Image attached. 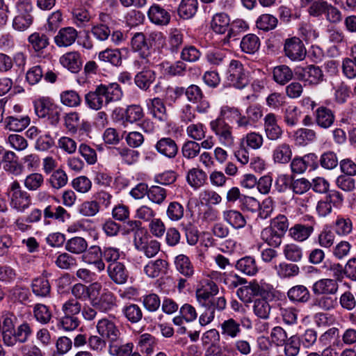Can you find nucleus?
Listing matches in <instances>:
<instances>
[{
	"label": "nucleus",
	"instance_id": "obj_1",
	"mask_svg": "<svg viewBox=\"0 0 356 356\" xmlns=\"http://www.w3.org/2000/svg\"><path fill=\"white\" fill-rule=\"evenodd\" d=\"M262 116V108L258 105L248 106L244 113L238 107L225 105L220 108L219 116L209 122V127L221 145L232 147L235 137L233 127L226 120L234 122L236 129L246 131L256 127Z\"/></svg>",
	"mask_w": 356,
	"mask_h": 356
},
{
	"label": "nucleus",
	"instance_id": "obj_2",
	"mask_svg": "<svg viewBox=\"0 0 356 356\" xmlns=\"http://www.w3.org/2000/svg\"><path fill=\"white\" fill-rule=\"evenodd\" d=\"M132 49L138 52L140 63L148 67L156 65L161 60L159 51L149 48L147 40L143 33H136L131 41Z\"/></svg>",
	"mask_w": 356,
	"mask_h": 356
},
{
	"label": "nucleus",
	"instance_id": "obj_3",
	"mask_svg": "<svg viewBox=\"0 0 356 356\" xmlns=\"http://www.w3.org/2000/svg\"><path fill=\"white\" fill-rule=\"evenodd\" d=\"M16 319V317L12 314V318L10 321H4L6 329L4 344L7 346L13 347L17 343H24L32 335V328L27 322H23L15 329V321Z\"/></svg>",
	"mask_w": 356,
	"mask_h": 356
},
{
	"label": "nucleus",
	"instance_id": "obj_4",
	"mask_svg": "<svg viewBox=\"0 0 356 356\" xmlns=\"http://www.w3.org/2000/svg\"><path fill=\"white\" fill-rule=\"evenodd\" d=\"M10 206L19 213H24L31 204L29 193L22 189L17 181H13L8 189Z\"/></svg>",
	"mask_w": 356,
	"mask_h": 356
},
{
	"label": "nucleus",
	"instance_id": "obj_5",
	"mask_svg": "<svg viewBox=\"0 0 356 356\" xmlns=\"http://www.w3.org/2000/svg\"><path fill=\"white\" fill-rule=\"evenodd\" d=\"M227 79L230 85L238 89L243 88L248 84V75L243 64L239 60H231L227 73Z\"/></svg>",
	"mask_w": 356,
	"mask_h": 356
},
{
	"label": "nucleus",
	"instance_id": "obj_6",
	"mask_svg": "<svg viewBox=\"0 0 356 356\" xmlns=\"http://www.w3.org/2000/svg\"><path fill=\"white\" fill-rule=\"evenodd\" d=\"M96 330L99 335L107 341L108 344L123 335L116 323L106 317L97 321Z\"/></svg>",
	"mask_w": 356,
	"mask_h": 356
},
{
	"label": "nucleus",
	"instance_id": "obj_7",
	"mask_svg": "<svg viewBox=\"0 0 356 356\" xmlns=\"http://www.w3.org/2000/svg\"><path fill=\"white\" fill-rule=\"evenodd\" d=\"M284 52V55L293 61L304 60L307 54L302 41L298 37H292L285 40Z\"/></svg>",
	"mask_w": 356,
	"mask_h": 356
},
{
	"label": "nucleus",
	"instance_id": "obj_8",
	"mask_svg": "<svg viewBox=\"0 0 356 356\" xmlns=\"http://www.w3.org/2000/svg\"><path fill=\"white\" fill-rule=\"evenodd\" d=\"M343 197L341 193L335 190L330 191L323 200L316 205V211L321 217H325L332 212V207H338L342 204Z\"/></svg>",
	"mask_w": 356,
	"mask_h": 356
},
{
	"label": "nucleus",
	"instance_id": "obj_9",
	"mask_svg": "<svg viewBox=\"0 0 356 356\" xmlns=\"http://www.w3.org/2000/svg\"><path fill=\"white\" fill-rule=\"evenodd\" d=\"M218 293L216 284L209 278H204L197 284L195 296L200 305H204L211 297Z\"/></svg>",
	"mask_w": 356,
	"mask_h": 356
},
{
	"label": "nucleus",
	"instance_id": "obj_10",
	"mask_svg": "<svg viewBox=\"0 0 356 356\" xmlns=\"http://www.w3.org/2000/svg\"><path fill=\"white\" fill-rule=\"evenodd\" d=\"M97 87L102 99L104 107L111 103L120 100L122 97L123 92L120 86L117 83H101L97 86Z\"/></svg>",
	"mask_w": 356,
	"mask_h": 356
},
{
	"label": "nucleus",
	"instance_id": "obj_11",
	"mask_svg": "<svg viewBox=\"0 0 356 356\" xmlns=\"http://www.w3.org/2000/svg\"><path fill=\"white\" fill-rule=\"evenodd\" d=\"M296 74L300 80L309 85H317L323 79V71L318 66L314 65L298 67Z\"/></svg>",
	"mask_w": 356,
	"mask_h": 356
},
{
	"label": "nucleus",
	"instance_id": "obj_12",
	"mask_svg": "<svg viewBox=\"0 0 356 356\" xmlns=\"http://www.w3.org/2000/svg\"><path fill=\"white\" fill-rule=\"evenodd\" d=\"M33 19L31 7L21 5L18 8L17 15L13 19V27L17 31H24L31 26Z\"/></svg>",
	"mask_w": 356,
	"mask_h": 356
},
{
	"label": "nucleus",
	"instance_id": "obj_13",
	"mask_svg": "<svg viewBox=\"0 0 356 356\" xmlns=\"http://www.w3.org/2000/svg\"><path fill=\"white\" fill-rule=\"evenodd\" d=\"M263 121L264 132L268 140H277L282 138L283 131L277 123V118L275 113H267Z\"/></svg>",
	"mask_w": 356,
	"mask_h": 356
},
{
	"label": "nucleus",
	"instance_id": "obj_14",
	"mask_svg": "<svg viewBox=\"0 0 356 356\" xmlns=\"http://www.w3.org/2000/svg\"><path fill=\"white\" fill-rule=\"evenodd\" d=\"M91 305L99 312L108 313L117 307L116 297L112 292L104 290L99 298L92 300Z\"/></svg>",
	"mask_w": 356,
	"mask_h": 356
},
{
	"label": "nucleus",
	"instance_id": "obj_15",
	"mask_svg": "<svg viewBox=\"0 0 356 356\" xmlns=\"http://www.w3.org/2000/svg\"><path fill=\"white\" fill-rule=\"evenodd\" d=\"M317 165V156L315 154H307L305 156H296L291 162L290 166L292 172L301 174L308 168L314 169Z\"/></svg>",
	"mask_w": 356,
	"mask_h": 356
},
{
	"label": "nucleus",
	"instance_id": "obj_16",
	"mask_svg": "<svg viewBox=\"0 0 356 356\" xmlns=\"http://www.w3.org/2000/svg\"><path fill=\"white\" fill-rule=\"evenodd\" d=\"M150 22L156 25L166 26L171 19L170 13L159 4L154 3L147 11Z\"/></svg>",
	"mask_w": 356,
	"mask_h": 356
},
{
	"label": "nucleus",
	"instance_id": "obj_17",
	"mask_svg": "<svg viewBox=\"0 0 356 356\" xmlns=\"http://www.w3.org/2000/svg\"><path fill=\"white\" fill-rule=\"evenodd\" d=\"M154 148L160 154L168 159L175 158L179 149L175 140L170 137H163L158 140Z\"/></svg>",
	"mask_w": 356,
	"mask_h": 356
},
{
	"label": "nucleus",
	"instance_id": "obj_18",
	"mask_svg": "<svg viewBox=\"0 0 356 356\" xmlns=\"http://www.w3.org/2000/svg\"><path fill=\"white\" fill-rule=\"evenodd\" d=\"M339 289L337 281L330 278L321 279L312 286V291L315 295H334Z\"/></svg>",
	"mask_w": 356,
	"mask_h": 356
},
{
	"label": "nucleus",
	"instance_id": "obj_19",
	"mask_svg": "<svg viewBox=\"0 0 356 356\" xmlns=\"http://www.w3.org/2000/svg\"><path fill=\"white\" fill-rule=\"evenodd\" d=\"M146 105L149 113L156 119L161 122H165L168 120V113L165 105L163 101L154 97L146 100Z\"/></svg>",
	"mask_w": 356,
	"mask_h": 356
},
{
	"label": "nucleus",
	"instance_id": "obj_20",
	"mask_svg": "<svg viewBox=\"0 0 356 356\" xmlns=\"http://www.w3.org/2000/svg\"><path fill=\"white\" fill-rule=\"evenodd\" d=\"M78 37L77 31L71 26L62 28L54 37V42L59 47H67L74 43Z\"/></svg>",
	"mask_w": 356,
	"mask_h": 356
},
{
	"label": "nucleus",
	"instance_id": "obj_21",
	"mask_svg": "<svg viewBox=\"0 0 356 356\" xmlns=\"http://www.w3.org/2000/svg\"><path fill=\"white\" fill-rule=\"evenodd\" d=\"M134 349L132 342H125L123 335L108 344V353L112 356H130Z\"/></svg>",
	"mask_w": 356,
	"mask_h": 356
},
{
	"label": "nucleus",
	"instance_id": "obj_22",
	"mask_svg": "<svg viewBox=\"0 0 356 356\" xmlns=\"http://www.w3.org/2000/svg\"><path fill=\"white\" fill-rule=\"evenodd\" d=\"M60 63L72 73L79 72L82 67L81 55L77 51H70L60 56Z\"/></svg>",
	"mask_w": 356,
	"mask_h": 356
},
{
	"label": "nucleus",
	"instance_id": "obj_23",
	"mask_svg": "<svg viewBox=\"0 0 356 356\" xmlns=\"http://www.w3.org/2000/svg\"><path fill=\"white\" fill-rule=\"evenodd\" d=\"M314 122L321 128L328 129L334 122L333 111L325 107L320 106L314 113Z\"/></svg>",
	"mask_w": 356,
	"mask_h": 356
},
{
	"label": "nucleus",
	"instance_id": "obj_24",
	"mask_svg": "<svg viewBox=\"0 0 356 356\" xmlns=\"http://www.w3.org/2000/svg\"><path fill=\"white\" fill-rule=\"evenodd\" d=\"M107 273L111 280L117 284H124L129 276L125 266L121 262L108 264Z\"/></svg>",
	"mask_w": 356,
	"mask_h": 356
},
{
	"label": "nucleus",
	"instance_id": "obj_25",
	"mask_svg": "<svg viewBox=\"0 0 356 356\" xmlns=\"http://www.w3.org/2000/svg\"><path fill=\"white\" fill-rule=\"evenodd\" d=\"M291 147L286 143H282L277 145L272 152V158L275 163H288L291 160Z\"/></svg>",
	"mask_w": 356,
	"mask_h": 356
},
{
	"label": "nucleus",
	"instance_id": "obj_26",
	"mask_svg": "<svg viewBox=\"0 0 356 356\" xmlns=\"http://www.w3.org/2000/svg\"><path fill=\"white\" fill-rule=\"evenodd\" d=\"M219 327L221 334L225 338L236 339L242 331L240 323L232 318L223 321Z\"/></svg>",
	"mask_w": 356,
	"mask_h": 356
},
{
	"label": "nucleus",
	"instance_id": "obj_27",
	"mask_svg": "<svg viewBox=\"0 0 356 356\" xmlns=\"http://www.w3.org/2000/svg\"><path fill=\"white\" fill-rule=\"evenodd\" d=\"M31 287L35 296L40 298L49 297L51 293V285L49 280L42 275L32 280Z\"/></svg>",
	"mask_w": 356,
	"mask_h": 356
},
{
	"label": "nucleus",
	"instance_id": "obj_28",
	"mask_svg": "<svg viewBox=\"0 0 356 356\" xmlns=\"http://www.w3.org/2000/svg\"><path fill=\"white\" fill-rule=\"evenodd\" d=\"M70 218V214L61 206L53 207L48 205L44 209V222L45 225H49L48 219H55L59 222H64Z\"/></svg>",
	"mask_w": 356,
	"mask_h": 356
},
{
	"label": "nucleus",
	"instance_id": "obj_29",
	"mask_svg": "<svg viewBox=\"0 0 356 356\" xmlns=\"http://www.w3.org/2000/svg\"><path fill=\"white\" fill-rule=\"evenodd\" d=\"M222 218L234 229H241L246 225V220L243 215L235 209L224 211Z\"/></svg>",
	"mask_w": 356,
	"mask_h": 356
},
{
	"label": "nucleus",
	"instance_id": "obj_30",
	"mask_svg": "<svg viewBox=\"0 0 356 356\" xmlns=\"http://www.w3.org/2000/svg\"><path fill=\"white\" fill-rule=\"evenodd\" d=\"M235 267L238 270L249 276L256 275L259 270L255 259L250 256L238 259Z\"/></svg>",
	"mask_w": 356,
	"mask_h": 356
},
{
	"label": "nucleus",
	"instance_id": "obj_31",
	"mask_svg": "<svg viewBox=\"0 0 356 356\" xmlns=\"http://www.w3.org/2000/svg\"><path fill=\"white\" fill-rule=\"evenodd\" d=\"M282 253L286 260L293 263L300 262L304 255L302 248L293 243L285 244L282 248Z\"/></svg>",
	"mask_w": 356,
	"mask_h": 356
},
{
	"label": "nucleus",
	"instance_id": "obj_32",
	"mask_svg": "<svg viewBox=\"0 0 356 356\" xmlns=\"http://www.w3.org/2000/svg\"><path fill=\"white\" fill-rule=\"evenodd\" d=\"M289 236L296 241L303 242L313 233L314 227L310 225L296 224L289 230Z\"/></svg>",
	"mask_w": 356,
	"mask_h": 356
},
{
	"label": "nucleus",
	"instance_id": "obj_33",
	"mask_svg": "<svg viewBox=\"0 0 356 356\" xmlns=\"http://www.w3.org/2000/svg\"><path fill=\"white\" fill-rule=\"evenodd\" d=\"M156 79V72L150 69H144L135 78L136 85L141 90H147Z\"/></svg>",
	"mask_w": 356,
	"mask_h": 356
},
{
	"label": "nucleus",
	"instance_id": "obj_34",
	"mask_svg": "<svg viewBox=\"0 0 356 356\" xmlns=\"http://www.w3.org/2000/svg\"><path fill=\"white\" fill-rule=\"evenodd\" d=\"M274 269L277 275L281 279L291 278L300 273V268L292 263L282 261L278 265H275Z\"/></svg>",
	"mask_w": 356,
	"mask_h": 356
},
{
	"label": "nucleus",
	"instance_id": "obj_35",
	"mask_svg": "<svg viewBox=\"0 0 356 356\" xmlns=\"http://www.w3.org/2000/svg\"><path fill=\"white\" fill-rule=\"evenodd\" d=\"M168 262L163 259L149 261L144 268L145 273L149 277H157L165 273Z\"/></svg>",
	"mask_w": 356,
	"mask_h": 356
},
{
	"label": "nucleus",
	"instance_id": "obj_36",
	"mask_svg": "<svg viewBox=\"0 0 356 356\" xmlns=\"http://www.w3.org/2000/svg\"><path fill=\"white\" fill-rule=\"evenodd\" d=\"M289 299L293 302H306L310 298L307 288L303 285H296L291 287L287 292Z\"/></svg>",
	"mask_w": 356,
	"mask_h": 356
},
{
	"label": "nucleus",
	"instance_id": "obj_37",
	"mask_svg": "<svg viewBox=\"0 0 356 356\" xmlns=\"http://www.w3.org/2000/svg\"><path fill=\"white\" fill-rule=\"evenodd\" d=\"M175 265L176 269L186 277H191L194 274L193 266L189 258L184 254H179L175 257Z\"/></svg>",
	"mask_w": 356,
	"mask_h": 356
},
{
	"label": "nucleus",
	"instance_id": "obj_38",
	"mask_svg": "<svg viewBox=\"0 0 356 356\" xmlns=\"http://www.w3.org/2000/svg\"><path fill=\"white\" fill-rule=\"evenodd\" d=\"M229 24L230 19L229 16L224 13H220L213 17L211 22V27L215 33L223 34L227 30Z\"/></svg>",
	"mask_w": 356,
	"mask_h": 356
},
{
	"label": "nucleus",
	"instance_id": "obj_39",
	"mask_svg": "<svg viewBox=\"0 0 356 356\" xmlns=\"http://www.w3.org/2000/svg\"><path fill=\"white\" fill-rule=\"evenodd\" d=\"M197 0H181L178 8V15L183 19L193 17L197 11Z\"/></svg>",
	"mask_w": 356,
	"mask_h": 356
},
{
	"label": "nucleus",
	"instance_id": "obj_40",
	"mask_svg": "<svg viewBox=\"0 0 356 356\" xmlns=\"http://www.w3.org/2000/svg\"><path fill=\"white\" fill-rule=\"evenodd\" d=\"M28 42L35 51H40L48 47L49 38L44 33L34 32L29 36Z\"/></svg>",
	"mask_w": 356,
	"mask_h": 356
},
{
	"label": "nucleus",
	"instance_id": "obj_41",
	"mask_svg": "<svg viewBox=\"0 0 356 356\" xmlns=\"http://www.w3.org/2000/svg\"><path fill=\"white\" fill-rule=\"evenodd\" d=\"M283 236L270 226L264 228L261 232V238L268 245L277 248L280 245Z\"/></svg>",
	"mask_w": 356,
	"mask_h": 356
},
{
	"label": "nucleus",
	"instance_id": "obj_42",
	"mask_svg": "<svg viewBox=\"0 0 356 356\" xmlns=\"http://www.w3.org/2000/svg\"><path fill=\"white\" fill-rule=\"evenodd\" d=\"M240 47L243 52L254 54L259 49V38L254 34H248L242 38Z\"/></svg>",
	"mask_w": 356,
	"mask_h": 356
},
{
	"label": "nucleus",
	"instance_id": "obj_43",
	"mask_svg": "<svg viewBox=\"0 0 356 356\" xmlns=\"http://www.w3.org/2000/svg\"><path fill=\"white\" fill-rule=\"evenodd\" d=\"M274 81L280 85H284L293 78L292 70L284 65L274 67L273 71Z\"/></svg>",
	"mask_w": 356,
	"mask_h": 356
},
{
	"label": "nucleus",
	"instance_id": "obj_44",
	"mask_svg": "<svg viewBox=\"0 0 356 356\" xmlns=\"http://www.w3.org/2000/svg\"><path fill=\"white\" fill-rule=\"evenodd\" d=\"M98 58L101 61L110 63L115 66L122 64L121 52L118 49H106L99 53Z\"/></svg>",
	"mask_w": 356,
	"mask_h": 356
},
{
	"label": "nucleus",
	"instance_id": "obj_45",
	"mask_svg": "<svg viewBox=\"0 0 356 356\" xmlns=\"http://www.w3.org/2000/svg\"><path fill=\"white\" fill-rule=\"evenodd\" d=\"M5 124L6 128L10 131H22L30 124V118L28 116H9L6 118Z\"/></svg>",
	"mask_w": 356,
	"mask_h": 356
},
{
	"label": "nucleus",
	"instance_id": "obj_46",
	"mask_svg": "<svg viewBox=\"0 0 356 356\" xmlns=\"http://www.w3.org/2000/svg\"><path fill=\"white\" fill-rule=\"evenodd\" d=\"M312 305L323 311H330L337 307V298L331 295H325L315 298Z\"/></svg>",
	"mask_w": 356,
	"mask_h": 356
},
{
	"label": "nucleus",
	"instance_id": "obj_47",
	"mask_svg": "<svg viewBox=\"0 0 356 356\" xmlns=\"http://www.w3.org/2000/svg\"><path fill=\"white\" fill-rule=\"evenodd\" d=\"M88 248V243L85 238L75 236L69 239L65 243V249L73 254H79Z\"/></svg>",
	"mask_w": 356,
	"mask_h": 356
},
{
	"label": "nucleus",
	"instance_id": "obj_48",
	"mask_svg": "<svg viewBox=\"0 0 356 356\" xmlns=\"http://www.w3.org/2000/svg\"><path fill=\"white\" fill-rule=\"evenodd\" d=\"M122 312L127 321L131 323L139 322L143 317V312L140 307L136 304L124 306Z\"/></svg>",
	"mask_w": 356,
	"mask_h": 356
},
{
	"label": "nucleus",
	"instance_id": "obj_49",
	"mask_svg": "<svg viewBox=\"0 0 356 356\" xmlns=\"http://www.w3.org/2000/svg\"><path fill=\"white\" fill-rule=\"evenodd\" d=\"M184 206L176 201L170 202L166 209V216L172 222L181 220L184 216Z\"/></svg>",
	"mask_w": 356,
	"mask_h": 356
},
{
	"label": "nucleus",
	"instance_id": "obj_50",
	"mask_svg": "<svg viewBox=\"0 0 356 356\" xmlns=\"http://www.w3.org/2000/svg\"><path fill=\"white\" fill-rule=\"evenodd\" d=\"M207 179L206 173L197 168H193L188 172L186 179L188 184L195 188L202 186Z\"/></svg>",
	"mask_w": 356,
	"mask_h": 356
},
{
	"label": "nucleus",
	"instance_id": "obj_51",
	"mask_svg": "<svg viewBox=\"0 0 356 356\" xmlns=\"http://www.w3.org/2000/svg\"><path fill=\"white\" fill-rule=\"evenodd\" d=\"M73 21L79 27H83L90 21L91 15L83 7H76L72 10Z\"/></svg>",
	"mask_w": 356,
	"mask_h": 356
},
{
	"label": "nucleus",
	"instance_id": "obj_52",
	"mask_svg": "<svg viewBox=\"0 0 356 356\" xmlns=\"http://www.w3.org/2000/svg\"><path fill=\"white\" fill-rule=\"evenodd\" d=\"M85 102L87 106L92 110L98 111L104 107V103L97 86L94 90L86 94Z\"/></svg>",
	"mask_w": 356,
	"mask_h": 356
},
{
	"label": "nucleus",
	"instance_id": "obj_53",
	"mask_svg": "<svg viewBox=\"0 0 356 356\" xmlns=\"http://www.w3.org/2000/svg\"><path fill=\"white\" fill-rule=\"evenodd\" d=\"M289 339L286 331L281 326H275L271 330L270 340L275 346H283Z\"/></svg>",
	"mask_w": 356,
	"mask_h": 356
},
{
	"label": "nucleus",
	"instance_id": "obj_54",
	"mask_svg": "<svg viewBox=\"0 0 356 356\" xmlns=\"http://www.w3.org/2000/svg\"><path fill=\"white\" fill-rule=\"evenodd\" d=\"M242 142L245 143L247 147L252 149H259L263 145L264 137L258 132L250 131L242 138Z\"/></svg>",
	"mask_w": 356,
	"mask_h": 356
},
{
	"label": "nucleus",
	"instance_id": "obj_55",
	"mask_svg": "<svg viewBox=\"0 0 356 356\" xmlns=\"http://www.w3.org/2000/svg\"><path fill=\"white\" fill-rule=\"evenodd\" d=\"M253 311L254 314L263 319H267L270 312V306L264 298H257L254 301Z\"/></svg>",
	"mask_w": 356,
	"mask_h": 356
},
{
	"label": "nucleus",
	"instance_id": "obj_56",
	"mask_svg": "<svg viewBox=\"0 0 356 356\" xmlns=\"http://www.w3.org/2000/svg\"><path fill=\"white\" fill-rule=\"evenodd\" d=\"M316 138V132L312 129L301 128L298 129L294 134L296 142L301 145H307L308 143L314 141Z\"/></svg>",
	"mask_w": 356,
	"mask_h": 356
},
{
	"label": "nucleus",
	"instance_id": "obj_57",
	"mask_svg": "<svg viewBox=\"0 0 356 356\" xmlns=\"http://www.w3.org/2000/svg\"><path fill=\"white\" fill-rule=\"evenodd\" d=\"M167 197V191L159 186H152L148 189L147 197L153 203L161 205Z\"/></svg>",
	"mask_w": 356,
	"mask_h": 356
},
{
	"label": "nucleus",
	"instance_id": "obj_58",
	"mask_svg": "<svg viewBox=\"0 0 356 356\" xmlns=\"http://www.w3.org/2000/svg\"><path fill=\"white\" fill-rule=\"evenodd\" d=\"M60 102L65 106L76 107L80 105L81 99L75 90H65L60 93Z\"/></svg>",
	"mask_w": 356,
	"mask_h": 356
},
{
	"label": "nucleus",
	"instance_id": "obj_59",
	"mask_svg": "<svg viewBox=\"0 0 356 356\" xmlns=\"http://www.w3.org/2000/svg\"><path fill=\"white\" fill-rule=\"evenodd\" d=\"M99 211V205L97 201H85L78 207V212L85 217H92Z\"/></svg>",
	"mask_w": 356,
	"mask_h": 356
},
{
	"label": "nucleus",
	"instance_id": "obj_60",
	"mask_svg": "<svg viewBox=\"0 0 356 356\" xmlns=\"http://www.w3.org/2000/svg\"><path fill=\"white\" fill-rule=\"evenodd\" d=\"M277 19L270 14H263L257 19V28L264 31L274 29L277 24Z\"/></svg>",
	"mask_w": 356,
	"mask_h": 356
},
{
	"label": "nucleus",
	"instance_id": "obj_61",
	"mask_svg": "<svg viewBox=\"0 0 356 356\" xmlns=\"http://www.w3.org/2000/svg\"><path fill=\"white\" fill-rule=\"evenodd\" d=\"M205 134V127L200 122L191 123L186 128L187 136L194 141L203 139Z\"/></svg>",
	"mask_w": 356,
	"mask_h": 356
},
{
	"label": "nucleus",
	"instance_id": "obj_62",
	"mask_svg": "<svg viewBox=\"0 0 356 356\" xmlns=\"http://www.w3.org/2000/svg\"><path fill=\"white\" fill-rule=\"evenodd\" d=\"M43 183V175L38 172H33L29 175L24 180V185L29 191L38 190Z\"/></svg>",
	"mask_w": 356,
	"mask_h": 356
},
{
	"label": "nucleus",
	"instance_id": "obj_63",
	"mask_svg": "<svg viewBox=\"0 0 356 356\" xmlns=\"http://www.w3.org/2000/svg\"><path fill=\"white\" fill-rule=\"evenodd\" d=\"M200 152V145L194 140H186L182 145L183 156L188 159L196 157Z\"/></svg>",
	"mask_w": 356,
	"mask_h": 356
},
{
	"label": "nucleus",
	"instance_id": "obj_64",
	"mask_svg": "<svg viewBox=\"0 0 356 356\" xmlns=\"http://www.w3.org/2000/svg\"><path fill=\"white\" fill-rule=\"evenodd\" d=\"M300 337L293 335L284 344V354L286 356H297L300 352Z\"/></svg>",
	"mask_w": 356,
	"mask_h": 356
}]
</instances>
